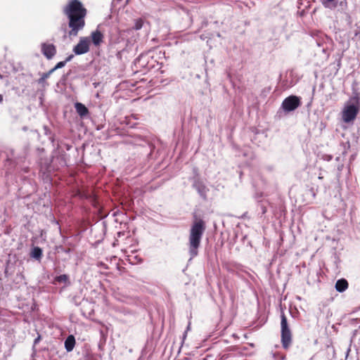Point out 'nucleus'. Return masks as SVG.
<instances>
[{
  "instance_id": "f257e3e1",
  "label": "nucleus",
  "mask_w": 360,
  "mask_h": 360,
  "mask_svg": "<svg viewBox=\"0 0 360 360\" xmlns=\"http://www.w3.org/2000/svg\"><path fill=\"white\" fill-rule=\"evenodd\" d=\"M63 14L68 19L70 30L68 34L70 37L77 36L79 32L86 25L85 18L87 9L79 0H70L63 8Z\"/></svg>"
},
{
  "instance_id": "f03ea898",
  "label": "nucleus",
  "mask_w": 360,
  "mask_h": 360,
  "mask_svg": "<svg viewBox=\"0 0 360 360\" xmlns=\"http://www.w3.org/2000/svg\"><path fill=\"white\" fill-rule=\"evenodd\" d=\"M205 230V224L202 219L195 221L191 228L188 245L189 253L191 257H194L198 255V249L200 245L201 239Z\"/></svg>"
},
{
  "instance_id": "7ed1b4c3",
  "label": "nucleus",
  "mask_w": 360,
  "mask_h": 360,
  "mask_svg": "<svg viewBox=\"0 0 360 360\" xmlns=\"http://www.w3.org/2000/svg\"><path fill=\"white\" fill-rule=\"evenodd\" d=\"M359 110L360 96L358 94H356L345 104L341 112L342 120L345 123L353 122L356 118Z\"/></svg>"
},
{
  "instance_id": "20e7f679",
  "label": "nucleus",
  "mask_w": 360,
  "mask_h": 360,
  "mask_svg": "<svg viewBox=\"0 0 360 360\" xmlns=\"http://www.w3.org/2000/svg\"><path fill=\"white\" fill-rule=\"evenodd\" d=\"M281 342L285 350L290 348L292 342V333L284 313L281 316Z\"/></svg>"
},
{
  "instance_id": "39448f33",
  "label": "nucleus",
  "mask_w": 360,
  "mask_h": 360,
  "mask_svg": "<svg viewBox=\"0 0 360 360\" xmlns=\"http://www.w3.org/2000/svg\"><path fill=\"white\" fill-rule=\"evenodd\" d=\"M302 105L301 98L291 95L286 97L282 102L281 107L285 112H291Z\"/></svg>"
},
{
  "instance_id": "423d86ee",
  "label": "nucleus",
  "mask_w": 360,
  "mask_h": 360,
  "mask_svg": "<svg viewBox=\"0 0 360 360\" xmlns=\"http://www.w3.org/2000/svg\"><path fill=\"white\" fill-rule=\"evenodd\" d=\"M90 39L89 37H81L79 42L73 48L76 55H82L89 51Z\"/></svg>"
},
{
  "instance_id": "0eeeda50",
  "label": "nucleus",
  "mask_w": 360,
  "mask_h": 360,
  "mask_svg": "<svg viewBox=\"0 0 360 360\" xmlns=\"http://www.w3.org/2000/svg\"><path fill=\"white\" fill-rule=\"evenodd\" d=\"M41 51L47 59H51L56 53V47L53 44L42 43Z\"/></svg>"
},
{
  "instance_id": "6e6552de",
  "label": "nucleus",
  "mask_w": 360,
  "mask_h": 360,
  "mask_svg": "<svg viewBox=\"0 0 360 360\" xmlns=\"http://www.w3.org/2000/svg\"><path fill=\"white\" fill-rule=\"evenodd\" d=\"M103 38V34L98 30H96L91 33V41L96 46H99L101 44Z\"/></svg>"
},
{
  "instance_id": "1a4fd4ad",
  "label": "nucleus",
  "mask_w": 360,
  "mask_h": 360,
  "mask_svg": "<svg viewBox=\"0 0 360 360\" xmlns=\"http://www.w3.org/2000/svg\"><path fill=\"white\" fill-rule=\"evenodd\" d=\"M348 286L347 281L345 278H341L336 281L335 287L338 292H342L348 288Z\"/></svg>"
},
{
  "instance_id": "9d476101",
  "label": "nucleus",
  "mask_w": 360,
  "mask_h": 360,
  "mask_svg": "<svg viewBox=\"0 0 360 360\" xmlns=\"http://www.w3.org/2000/svg\"><path fill=\"white\" fill-rule=\"evenodd\" d=\"M75 108L77 114L82 117H85L89 113L88 108L81 103H76Z\"/></svg>"
},
{
  "instance_id": "9b49d317",
  "label": "nucleus",
  "mask_w": 360,
  "mask_h": 360,
  "mask_svg": "<svg viewBox=\"0 0 360 360\" xmlns=\"http://www.w3.org/2000/svg\"><path fill=\"white\" fill-rule=\"evenodd\" d=\"M75 345V338L72 335H69L65 340V348L68 352H71Z\"/></svg>"
},
{
  "instance_id": "f8f14e48",
  "label": "nucleus",
  "mask_w": 360,
  "mask_h": 360,
  "mask_svg": "<svg viewBox=\"0 0 360 360\" xmlns=\"http://www.w3.org/2000/svg\"><path fill=\"white\" fill-rule=\"evenodd\" d=\"M73 58V55L69 56L65 60L60 61L56 64V65L50 70V72H53L56 70L61 68L65 66V63L68 61H70Z\"/></svg>"
},
{
  "instance_id": "ddd939ff",
  "label": "nucleus",
  "mask_w": 360,
  "mask_h": 360,
  "mask_svg": "<svg viewBox=\"0 0 360 360\" xmlns=\"http://www.w3.org/2000/svg\"><path fill=\"white\" fill-rule=\"evenodd\" d=\"M32 257L36 259H40L42 256V250L39 247H35L33 248L31 254Z\"/></svg>"
},
{
  "instance_id": "4468645a",
  "label": "nucleus",
  "mask_w": 360,
  "mask_h": 360,
  "mask_svg": "<svg viewBox=\"0 0 360 360\" xmlns=\"http://www.w3.org/2000/svg\"><path fill=\"white\" fill-rule=\"evenodd\" d=\"M69 277L66 274L58 276L55 278V281L58 283H67L68 282Z\"/></svg>"
},
{
  "instance_id": "2eb2a0df",
  "label": "nucleus",
  "mask_w": 360,
  "mask_h": 360,
  "mask_svg": "<svg viewBox=\"0 0 360 360\" xmlns=\"http://www.w3.org/2000/svg\"><path fill=\"white\" fill-rule=\"evenodd\" d=\"M143 25V20L141 18H138V19L135 20L133 29L135 30H139L142 28Z\"/></svg>"
},
{
  "instance_id": "dca6fc26",
  "label": "nucleus",
  "mask_w": 360,
  "mask_h": 360,
  "mask_svg": "<svg viewBox=\"0 0 360 360\" xmlns=\"http://www.w3.org/2000/svg\"><path fill=\"white\" fill-rule=\"evenodd\" d=\"M51 73L52 72H50V71L48 72L44 73L43 75L41 76V77L38 80V82L39 83L44 82L50 76V75Z\"/></svg>"
},
{
  "instance_id": "f3484780",
  "label": "nucleus",
  "mask_w": 360,
  "mask_h": 360,
  "mask_svg": "<svg viewBox=\"0 0 360 360\" xmlns=\"http://www.w3.org/2000/svg\"><path fill=\"white\" fill-rule=\"evenodd\" d=\"M3 101V96L0 94V103Z\"/></svg>"
}]
</instances>
